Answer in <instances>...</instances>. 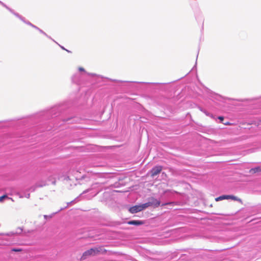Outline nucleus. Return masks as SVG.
I'll return each mask as SVG.
<instances>
[{
    "mask_svg": "<svg viewBox=\"0 0 261 261\" xmlns=\"http://www.w3.org/2000/svg\"><path fill=\"white\" fill-rule=\"evenodd\" d=\"M261 124V119L259 120L258 121V125Z\"/></svg>",
    "mask_w": 261,
    "mask_h": 261,
    "instance_id": "nucleus-16",
    "label": "nucleus"
},
{
    "mask_svg": "<svg viewBox=\"0 0 261 261\" xmlns=\"http://www.w3.org/2000/svg\"><path fill=\"white\" fill-rule=\"evenodd\" d=\"M140 205H141L142 210H143L146 208L147 207H148L149 206H150L151 204H150V203H149V202H146L145 203L141 204Z\"/></svg>",
    "mask_w": 261,
    "mask_h": 261,
    "instance_id": "nucleus-8",
    "label": "nucleus"
},
{
    "mask_svg": "<svg viewBox=\"0 0 261 261\" xmlns=\"http://www.w3.org/2000/svg\"><path fill=\"white\" fill-rule=\"evenodd\" d=\"M151 206H153L155 207H158L160 205V201L156 199L151 197L150 198V201Z\"/></svg>",
    "mask_w": 261,
    "mask_h": 261,
    "instance_id": "nucleus-5",
    "label": "nucleus"
},
{
    "mask_svg": "<svg viewBox=\"0 0 261 261\" xmlns=\"http://www.w3.org/2000/svg\"><path fill=\"white\" fill-rule=\"evenodd\" d=\"M79 70L80 71H85L84 68H83V67H79Z\"/></svg>",
    "mask_w": 261,
    "mask_h": 261,
    "instance_id": "nucleus-13",
    "label": "nucleus"
},
{
    "mask_svg": "<svg viewBox=\"0 0 261 261\" xmlns=\"http://www.w3.org/2000/svg\"><path fill=\"white\" fill-rule=\"evenodd\" d=\"M210 206L211 207H212L213 206V204H210Z\"/></svg>",
    "mask_w": 261,
    "mask_h": 261,
    "instance_id": "nucleus-18",
    "label": "nucleus"
},
{
    "mask_svg": "<svg viewBox=\"0 0 261 261\" xmlns=\"http://www.w3.org/2000/svg\"><path fill=\"white\" fill-rule=\"evenodd\" d=\"M8 198V196L7 195H4L0 197V202H2L4 199Z\"/></svg>",
    "mask_w": 261,
    "mask_h": 261,
    "instance_id": "nucleus-9",
    "label": "nucleus"
},
{
    "mask_svg": "<svg viewBox=\"0 0 261 261\" xmlns=\"http://www.w3.org/2000/svg\"><path fill=\"white\" fill-rule=\"evenodd\" d=\"M12 251H15V252H19V251H21V249H13L12 250Z\"/></svg>",
    "mask_w": 261,
    "mask_h": 261,
    "instance_id": "nucleus-11",
    "label": "nucleus"
},
{
    "mask_svg": "<svg viewBox=\"0 0 261 261\" xmlns=\"http://www.w3.org/2000/svg\"><path fill=\"white\" fill-rule=\"evenodd\" d=\"M19 229L20 230V231L19 232L17 231V232L20 233L22 231V229L21 228H19Z\"/></svg>",
    "mask_w": 261,
    "mask_h": 261,
    "instance_id": "nucleus-17",
    "label": "nucleus"
},
{
    "mask_svg": "<svg viewBox=\"0 0 261 261\" xmlns=\"http://www.w3.org/2000/svg\"><path fill=\"white\" fill-rule=\"evenodd\" d=\"M107 250L102 247L91 248L85 251L81 257V260H85L90 256H94L99 253H106Z\"/></svg>",
    "mask_w": 261,
    "mask_h": 261,
    "instance_id": "nucleus-1",
    "label": "nucleus"
},
{
    "mask_svg": "<svg viewBox=\"0 0 261 261\" xmlns=\"http://www.w3.org/2000/svg\"><path fill=\"white\" fill-rule=\"evenodd\" d=\"M224 124H225V125H230V123L229 122H228L225 123H224Z\"/></svg>",
    "mask_w": 261,
    "mask_h": 261,
    "instance_id": "nucleus-15",
    "label": "nucleus"
},
{
    "mask_svg": "<svg viewBox=\"0 0 261 261\" xmlns=\"http://www.w3.org/2000/svg\"><path fill=\"white\" fill-rule=\"evenodd\" d=\"M53 217L52 215H49V216H47V215H44V218L45 219H47V218H49V219H50L51 218Z\"/></svg>",
    "mask_w": 261,
    "mask_h": 261,
    "instance_id": "nucleus-10",
    "label": "nucleus"
},
{
    "mask_svg": "<svg viewBox=\"0 0 261 261\" xmlns=\"http://www.w3.org/2000/svg\"><path fill=\"white\" fill-rule=\"evenodd\" d=\"M129 225H140L143 224V222L140 220H132L127 222Z\"/></svg>",
    "mask_w": 261,
    "mask_h": 261,
    "instance_id": "nucleus-6",
    "label": "nucleus"
},
{
    "mask_svg": "<svg viewBox=\"0 0 261 261\" xmlns=\"http://www.w3.org/2000/svg\"><path fill=\"white\" fill-rule=\"evenodd\" d=\"M142 211L140 205H135L129 208V212L132 214L137 213Z\"/></svg>",
    "mask_w": 261,
    "mask_h": 261,
    "instance_id": "nucleus-4",
    "label": "nucleus"
},
{
    "mask_svg": "<svg viewBox=\"0 0 261 261\" xmlns=\"http://www.w3.org/2000/svg\"><path fill=\"white\" fill-rule=\"evenodd\" d=\"M218 119L221 121H223V120H224V117L223 116H219L218 117Z\"/></svg>",
    "mask_w": 261,
    "mask_h": 261,
    "instance_id": "nucleus-12",
    "label": "nucleus"
},
{
    "mask_svg": "<svg viewBox=\"0 0 261 261\" xmlns=\"http://www.w3.org/2000/svg\"><path fill=\"white\" fill-rule=\"evenodd\" d=\"M172 203H173V202L166 203L163 204L162 205V206H164V205H167V204H171Z\"/></svg>",
    "mask_w": 261,
    "mask_h": 261,
    "instance_id": "nucleus-14",
    "label": "nucleus"
},
{
    "mask_svg": "<svg viewBox=\"0 0 261 261\" xmlns=\"http://www.w3.org/2000/svg\"><path fill=\"white\" fill-rule=\"evenodd\" d=\"M163 167L161 166L154 167L150 171L151 176L154 177L159 174L162 170Z\"/></svg>",
    "mask_w": 261,
    "mask_h": 261,
    "instance_id": "nucleus-3",
    "label": "nucleus"
},
{
    "mask_svg": "<svg viewBox=\"0 0 261 261\" xmlns=\"http://www.w3.org/2000/svg\"><path fill=\"white\" fill-rule=\"evenodd\" d=\"M224 199H231L233 200L239 201L240 203H242V200L240 198H239L237 197L234 196L233 195H223L219 197H218L215 199L216 201H219Z\"/></svg>",
    "mask_w": 261,
    "mask_h": 261,
    "instance_id": "nucleus-2",
    "label": "nucleus"
},
{
    "mask_svg": "<svg viewBox=\"0 0 261 261\" xmlns=\"http://www.w3.org/2000/svg\"><path fill=\"white\" fill-rule=\"evenodd\" d=\"M261 171V168L259 167H257L254 168H252L250 170L249 172L251 173H255L256 172H259Z\"/></svg>",
    "mask_w": 261,
    "mask_h": 261,
    "instance_id": "nucleus-7",
    "label": "nucleus"
}]
</instances>
